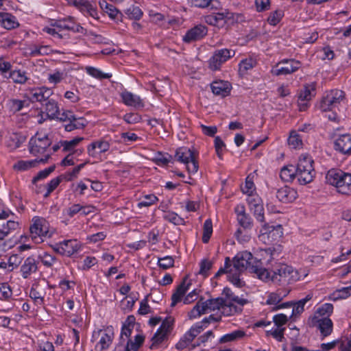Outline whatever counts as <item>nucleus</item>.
Masks as SVG:
<instances>
[{"label": "nucleus", "instance_id": "1", "mask_svg": "<svg viewBox=\"0 0 351 351\" xmlns=\"http://www.w3.org/2000/svg\"><path fill=\"white\" fill-rule=\"evenodd\" d=\"M230 263V270L232 283L237 287H242L245 283L240 278V275L245 270L249 269L251 273H254L258 278L263 280L269 278V273L267 269L262 267L260 261H255L252 254L247 251L238 253Z\"/></svg>", "mask_w": 351, "mask_h": 351}, {"label": "nucleus", "instance_id": "2", "mask_svg": "<svg viewBox=\"0 0 351 351\" xmlns=\"http://www.w3.org/2000/svg\"><path fill=\"white\" fill-rule=\"evenodd\" d=\"M308 276V271L300 269L297 270L286 264H279L274 270L271 280L279 285H288L303 280Z\"/></svg>", "mask_w": 351, "mask_h": 351}, {"label": "nucleus", "instance_id": "3", "mask_svg": "<svg viewBox=\"0 0 351 351\" xmlns=\"http://www.w3.org/2000/svg\"><path fill=\"white\" fill-rule=\"evenodd\" d=\"M222 294L224 295V298H222L225 304L223 306L224 316H234L241 313L243 307L249 303L247 299L236 295L230 288L225 287Z\"/></svg>", "mask_w": 351, "mask_h": 351}, {"label": "nucleus", "instance_id": "4", "mask_svg": "<svg viewBox=\"0 0 351 351\" xmlns=\"http://www.w3.org/2000/svg\"><path fill=\"white\" fill-rule=\"evenodd\" d=\"M29 233L32 240L35 243H41L45 239L52 237L53 231L50 230L49 224L45 218L36 216L33 217Z\"/></svg>", "mask_w": 351, "mask_h": 351}, {"label": "nucleus", "instance_id": "5", "mask_svg": "<svg viewBox=\"0 0 351 351\" xmlns=\"http://www.w3.org/2000/svg\"><path fill=\"white\" fill-rule=\"evenodd\" d=\"M314 161L307 154H302L299 158L297 167L298 181L302 185H305L313 181L315 177L313 167Z\"/></svg>", "mask_w": 351, "mask_h": 351}, {"label": "nucleus", "instance_id": "6", "mask_svg": "<svg viewBox=\"0 0 351 351\" xmlns=\"http://www.w3.org/2000/svg\"><path fill=\"white\" fill-rule=\"evenodd\" d=\"M224 304L222 298L210 299L206 301L200 300L190 311L189 316L190 319H195L203 314L215 310H220L221 314H223V306Z\"/></svg>", "mask_w": 351, "mask_h": 351}, {"label": "nucleus", "instance_id": "7", "mask_svg": "<svg viewBox=\"0 0 351 351\" xmlns=\"http://www.w3.org/2000/svg\"><path fill=\"white\" fill-rule=\"evenodd\" d=\"M326 179L329 184L336 186L341 193H346V189L351 185V173L337 169L329 170Z\"/></svg>", "mask_w": 351, "mask_h": 351}, {"label": "nucleus", "instance_id": "8", "mask_svg": "<svg viewBox=\"0 0 351 351\" xmlns=\"http://www.w3.org/2000/svg\"><path fill=\"white\" fill-rule=\"evenodd\" d=\"M345 99V93L341 90L334 89L325 93L323 96L319 108L322 111L332 110Z\"/></svg>", "mask_w": 351, "mask_h": 351}, {"label": "nucleus", "instance_id": "9", "mask_svg": "<svg viewBox=\"0 0 351 351\" xmlns=\"http://www.w3.org/2000/svg\"><path fill=\"white\" fill-rule=\"evenodd\" d=\"M51 142L45 133L37 132L29 143V152L34 156L43 155Z\"/></svg>", "mask_w": 351, "mask_h": 351}, {"label": "nucleus", "instance_id": "10", "mask_svg": "<svg viewBox=\"0 0 351 351\" xmlns=\"http://www.w3.org/2000/svg\"><path fill=\"white\" fill-rule=\"evenodd\" d=\"M173 324V320L171 319H165L160 327L158 329L156 332L152 337L151 339V344L149 349L156 350L161 348V345L167 338L168 334L170 332Z\"/></svg>", "mask_w": 351, "mask_h": 351}, {"label": "nucleus", "instance_id": "11", "mask_svg": "<svg viewBox=\"0 0 351 351\" xmlns=\"http://www.w3.org/2000/svg\"><path fill=\"white\" fill-rule=\"evenodd\" d=\"M301 66V62L294 59H284L279 62L271 70L273 75H286L298 71Z\"/></svg>", "mask_w": 351, "mask_h": 351}, {"label": "nucleus", "instance_id": "12", "mask_svg": "<svg viewBox=\"0 0 351 351\" xmlns=\"http://www.w3.org/2000/svg\"><path fill=\"white\" fill-rule=\"evenodd\" d=\"M93 338L98 340L95 345L97 350H103L108 349L114 339V328L108 326L104 330H99L93 335Z\"/></svg>", "mask_w": 351, "mask_h": 351}, {"label": "nucleus", "instance_id": "13", "mask_svg": "<svg viewBox=\"0 0 351 351\" xmlns=\"http://www.w3.org/2000/svg\"><path fill=\"white\" fill-rule=\"evenodd\" d=\"M53 94L52 90L47 87L29 88L25 90L24 97L32 102H43L47 100Z\"/></svg>", "mask_w": 351, "mask_h": 351}, {"label": "nucleus", "instance_id": "14", "mask_svg": "<svg viewBox=\"0 0 351 351\" xmlns=\"http://www.w3.org/2000/svg\"><path fill=\"white\" fill-rule=\"evenodd\" d=\"M235 54L234 51L222 49L214 52L212 57L208 60L209 68L213 71L219 70L222 64L226 62Z\"/></svg>", "mask_w": 351, "mask_h": 351}, {"label": "nucleus", "instance_id": "15", "mask_svg": "<svg viewBox=\"0 0 351 351\" xmlns=\"http://www.w3.org/2000/svg\"><path fill=\"white\" fill-rule=\"evenodd\" d=\"M289 291L285 289H278L275 292L270 293L268 295L267 300H266V304L268 305H275L276 306L273 308V310H277L282 308H286L289 306L290 304L288 302L282 303L281 304H278L284 298H285L289 293Z\"/></svg>", "mask_w": 351, "mask_h": 351}, {"label": "nucleus", "instance_id": "16", "mask_svg": "<svg viewBox=\"0 0 351 351\" xmlns=\"http://www.w3.org/2000/svg\"><path fill=\"white\" fill-rule=\"evenodd\" d=\"M232 14L229 12L212 13L205 16V22L210 25L222 27L228 19L232 18Z\"/></svg>", "mask_w": 351, "mask_h": 351}, {"label": "nucleus", "instance_id": "17", "mask_svg": "<svg viewBox=\"0 0 351 351\" xmlns=\"http://www.w3.org/2000/svg\"><path fill=\"white\" fill-rule=\"evenodd\" d=\"M133 320V317H128L122 326L120 340L121 343L125 345V351H130V337L134 327Z\"/></svg>", "mask_w": 351, "mask_h": 351}, {"label": "nucleus", "instance_id": "18", "mask_svg": "<svg viewBox=\"0 0 351 351\" xmlns=\"http://www.w3.org/2000/svg\"><path fill=\"white\" fill-rule=\"evenodd\" d=\"M121 97L123 103L128 106L139 109L143 108L145 106L143 99H141L138 95L133 94L126 90L121 93Z\"/></svg>", "mask_w": 351, "mask_h": 351}, {"label": "nucleus", "instance_id": "19", "mask_svg": "<svg viewBox=\"0 0 351 351\" xmlns=\"http://www.w3.org/2000/svg\"><path fill=\"white\" fill-rule=\"evenodd\" d=\"M281 226H278L276 228L269 226L267 223H264L261 230V234L259 236L261 240H265L267 238L269 242H273L277 240L278 238L281 237L282 232L280 231Z\"/></svg>", "mask_w": 351, "mask_h": 351}, {"label": "nucleus", "instance_id": "20", "mask_svg": "<svg viewBox=\"0 0 351 351\" xmlns=\"http://www.w3.org/2000/svg\"><path fill=\"white\" fill-rule=\"evenodd\" d=\"M49 157V154L44 156V158L40 159L30 160H19L16 162L13 168L15 170L23 171L29 170L33 167H36L40 163H45Z\"/></svg>", "mask_w": 351, "mask_h": 351}, {"label": "nucleus", "instance_id": "21", "mask_svg": "<svg viewBox=\"0 0 351 351\" xmlns=\"http://www.w3.org/2000/svg\"><path fill=\"white\" fill-rule=\"evenodd\" d=\"M276 197L281 202L289 203L296 199L298 193L293 188L285 186L277 191Z\"/></svg>", "mask_w": 351, "mask_h": 351}, {"label": "nucleus", "instance_id": "22", "mask_svg": "<svg viewBox=\"0 0 351 351\" xmlns=\"http://www.w3.org/2000/svg\"><path fill=\"white\" fill-rule=\"evenodd\" d=\"M335 148L339 152L346 154L351 153V135H340L335 142Z\"/></svg>", "mask_w": 351, "mask_h": 351}, {"label": "nucleus", "instance_id": "23", "mask_svg": "<svg viewBox=\"0 0 351 351\" xmlns=\"http://www.w3.org/2000/svg\"><path fill=\"white\" fill-rule=\"evenodd\" d=\"M19 228V223L17 221L9 219L5 223H3L0 225V241L4 240Z\"/></svg>", "mask_w": 351, "mask_h": 351}, {"label": "nucleus", "instance_id": "24", "mask_svg": "<svg viewBox=\"0 0 351 351\" xmlns=\"http://www.w3.org/2000/svg\"><path fill=\"white\" fill-rule=\"evenodd\" d=\"M0 25L6 29H13L19 26L16 18L8 12H0Z\"/></svg>", "mask_w": 351, "mask_h": 351}, {"label": "nucleus", "instance_id": "25", "mask_svg": "<svg viewBox=\"0 0 351 351\" xmlns=\"http://www.w3.org/2000/svg\"><path fill=\"white\" fill-rule=\"evenodd\" d=\"M207 34L206 27L204 25H197L187 32L184 36V40L190 43L203 38Z\"/></svg>", "mask_w": 351, "mask_h": 351}, {"label": "nucleus", "instance_id": "26", "mask_svg": "<svg viewBox=\"0 0 351 351\" xmlns=\"http://www.w3.org/2000/svg\"><path fill=\"white\" fill-rule=\"evenodd\" d=\"M211 89L215 95L224 97L230 94L231 86L227 81H215L211 84Z\"/></svg>", "mask_w": 351, "mask_h": 351}, {"label": "nucleus", "instance_id": "27", "mask_svg": "<svg viewBox=\"0 0 351 351\" xmlns=\"http://www.w3.org/2000/svg\"><path fill=\"white\" fill-rule=\"evenodd\" d=\"M320 330L323 337L330 335L333 330V324L332 320L328 317H322L321 319H313Z\"/></svg>", "mask_w": 351, "mask_h": 351}, {"label": "nucleus", "instance_id": "28", "mask_svg": "<svg viewBox=\"0 0 351 351\" xmlns=\"http://www.w3.org/2000/svg\"><path fill=\"white\" fill-rule=\"evenodd\" d=\"M62 249L60 250V254L66 256H71L76 253L80 245L77 240H66L62 242Z\"/></svg>", "mask_w": 351, "mask_h": 351}, {"label": "nucleus", "instance_id": "29", "mask_svg": "<svg viewBox=\"0 0 351 351\" xmlns=\"http://www.w3.org/2000/svg\"><path fill=\"white\" fill-rule=\"evenodd\" d=\"M37 268L36 260L32 256L27 258L21 267L23 278H27L32 274L36 271Z\"/></svg>", "mask_w": 351, "mask_h": 351}, {"label": "nucleus", "instance_id": "30", "mask_svg": "<svg viewBox=\"0 0 351 351\" xmlns=\"http://www.w3.org/2000/svg\"><path fill=\"white\" fill-rule=\"evenodd\" d=\"M99 149V153H104L110 149V144L108 141L100 140L93 142L87 147V152L89 156L95 157L97 155L96 149Z\"/></svg>", "mask_w": 351, "mask_h": 351}, {"label": "nucleus", "instance_id": "31", "mask_svg": "<svg viewBox=\"0 0 351 351\" xmlns=\"http://www.w3.org/2000/svg\"><path fill=\"white\" fill-rule=\"evenodd\" d=\"M187 279L185 278L182 283L178 287L175 293H173L171 296V306H176V304L181 301L183 295L189 289V287L190 286V283L187 282Z\"/></svg>", "mask_w": 351, "mask_h": 351}, {"label": "nucleus", "instance_id": "32", "mask_svg": "<svg viewBox=\"0 0 351 351\" xmlns=\"http://www.w3.org/2000/svg\"><path fill=\"white\" fill-rule=\"evenodd\" d=\"M177 160L184 163H190V161L195 157L194 152L187 147H180L176 150V156Z\"/></svg>", "mask_w": 351, "mask_h": 351}, {"label": "nucleus", "instance_id": "33", "mask_svg": "<svg viewBox=\"0 0 351 351\" xmlns=\"http://www.w3.org/2000/svg\"><path fill=\"white\" fill-rule=\"evenodd\" d=\"M317 84L311 82L304 85L303 89L301 90L298 98L302 101H310L315 96Z\"/></svg>", "mask_w": 351, "mask_h": 351}, {"label": "nucleus", "instance_id": "34", "mask_svg": "<svg viewBox=\"0 0 351 351\" xmlns=\"http://www.w3.org/2000/svg\"><path fill=\"white\" fill-rule=\"evenodd\" d=\"M280 178L285 182H292L295 178H298V172L295 167L288 165L282 168L280 173Z\"/></svg>", "mask_w": 351, "mask_h": 351}, {"label": "nucleus", "instance_id": "35", "mask_svg": "<svg viewBox=\"0 0 351 351\" xmlns=\"http://www.w3.org/2000/svg\"><path fill=\"white\" fill-rule=\"evenodd\" d=\"M38 260L47 268H52L57 263L56 256L47 252H40L38 256Z\"/></svg>", "mask_w": 351, "mask_h": 351}, {"label": "nucleus", "instance_id": "36", "mask_svg": "<svg viewBox=\"0 0 351 351\" xmlns=\"http://www.w3.org/2000/svg\"><path fill=\"white\" fill-rule=\"evenodd\" d=\"M333 312V305L326 303L317 308L313 319H321L320 317H328Z\"/></svg>", "mask_w": 351, "mask_h": 351}, {"label": "nucleus", "instance_id": "37", "mask_svg": "<svg viewBox=\"0 0 351 351\" xmlns=\"http://www.w3.org/2000/svg\"><path fill=\"white\" fill-rule=\"evenodd\" d=\"M237 221L243 229L251 230L252 228V221L251 217L245 213V208H241V211L237 215Z\"/></svg>", "mask_w": 351, "mask_h": 351}, {"label": "nucleus", "instance_id": "38", "mask_svg": "<svg viewBox=\"0 0 351 351\" xmlns=\"http://www.w3.org/2000/svg\"><path fill=\"white\" fill-rule=\"evenodd\" d=\"M99 4L101 10L110 18L115 19L117 16L119 10L112 4L108 3L106 0L100 1Z\"/></svg>", "mask_w": 351, "mask_h": 351}, {"label": "nucleus", "instance_id": "39", "mask_svg": "<svg viewBox=\"0 0 351 351\" xmlns=\"http://www.w3.org/2000/svg\"><path fill=\"white\" fill-rule=\"evenodd\" d=\"M245 336V332L241 330H234L230 333L226 334L221 337V343H226L233 341H237L242 339Z\"/></svg>", "mask_w": 351, "mask_h": 351}, {"label": "nucleus", "instance_id": "40", "mask_svg": "<svg viewBox=\"0 0 351 351\" xmlns=\"http://www.w3.org/2000/svg\"><path fill=\"white\" fill-rule=\"evenodd\" d=\"M83 140V137H75L71 141H62L60 142V144L64 152H71L74 150L77 145Z\"/></svg>", "mask_w": 351, "mask_h": 351}, {"label": "nucleus", "instance_id": "41", "mask_svg": "<svg viewBox=\"0 0 351 351\" xmlns=\"http://www.w3.org/2000/svg\"><path fill=\"white\" fill-rule=\"evenodd\" d=\"M45 106L46 112L49 117H58V114H60V110L58 103L56 101L53 99L48 100Z\"/></svg>", "mask_w": 351, "mask_h": 351}, {"label": "nucleus", "instance_id": "42", "mask_svg": "<svg viewBox=\"0 0 351 351\" xmlns=\"http://www.w3.org/2000/svg\"><path fill=\"white\" fill-rule=\"evenodd\" d=\"M288 144L293 149H299L302 147V137L296 131H292L288 138Z\"/></svg>", "mask_w": 351, "mask_h": 351}, {"label": "nucleus", "instance_id": "43", "mask_svg": "<svg viewBox=\"0 0 351 351\" xmlns=\"http://www.w3.org/2000/svg\"><path fill=\"white\" fill-rule=\"evenodd\" d=\"M10 77L14 83L23 84L28 80L26 72L21 70H14L10 73Z\"/></svg>", "mask_w": 351, "mask_h": 351}, {"label": "nucleus", "instance_id": "44", "mask_svg": "<svg viewBox=\"0 0 351 351\" xmlns=\"http://www.w3.org/2000/svg\"><path fill=\"white\" fill-rule=\"evenodd\" d=\"M337 341V348L340 351H351V335H345Z\"/></svg>", "mask_w": 351, "mask_h": 351}, {"label": "nucleus", "instance_id": "45", "mask_svg": "<svg viewBox=\"0 0 351 351\" xmlns=\"http://www.w3.org/2000/svg\"><path fill=\"white\" fill-rule=\"evenodd\" d=\"M203 330V326L197 323L191 328V329L184 335V338L188 341H192Z\"/></svg>", "mask_w": 351, "mask_h": 351}, {"label": "nucleus", "instance_id": "46", "mask_svg": "<svg viewBox=\"0 0 351 351\" xmlns=\"http://www.w3.org/2000/svg\"><path fill=\"white\" fill-rule=\"evenodd\" d=\"M213 233V223L210 219H206L204 223L202 241L204 243L208 242Z\"/></svg>", "mask_w": 351, "mask_h": 351}, {"label": "nucleus", "instance_id": "47", "mask_svg": "<svg viewBox=\"0 0 351 351\" xmlns=\"http://www.w3.org/2000/svg\"><path fill=\"white\" fill-rule=\"evenodd\" d=\"M158 197L154 194L147 195L138 203V207H148L158 202Z\"/></svg>", "mask_w": 351, "mask_h": 351}, {"label": "nucleus", "instance_id": "48", "mask_svg": "<svg viewBox=\"0 0 351 351\" xmlns=\"http://www.w3.org/2000/svg\"><path fill=\"white\" fill-rule=\"evenodd\" d=\"M125 14L130 19L139 20L143 13L138 6L132 5L126 10Z\"/></svg>", "mask_w": 351, "mask_h": 351}, {"label": "nucleus", "instance_id": "49", "mask_svg": "<svg viewBox=\"0 0 351 351\" xmlns=\"http://www.w3.org/2000/svg\"><path fill=\"white\" fill-rule=\"evenodd\" d=\"M163 218L165 220L175 225H181L183 224L184 222V219L182 217H180L176 213L173 212L165 213L163 215Z\"/></svg>", "mask_w": 351, "mask_h": 351}, {"label": "nucleus", "instance_id": "50", "mask_svg": "<svg viewBox=\"0 0 351 351\" xmlns=\"http://www.w3.org/2000/svg\"><path fill=\"white\" fill-rule=\"evenodd\" d=\"M283 16L284 12L281 10H277L269 14L267 22L271 25H276L281 21Z\"/></svg>", "mask_w": 351, "mask_h": 351}, {"label": "nucleus", "instance_id": "51", "mask_svg": "<svg viewBox=\"0 0 351 351\" xmlns=\"http://www.w3.org/2000/svg\"><path fill=\"white\" fill-rule=\"evenodd\" d=\"M213 267V262L209 259H203L199 263V274L206 277L209 274V271Z\"/></svg>", "mask_w": 351, "mask_h": 351}, {"label": "nucleus", "instance_id": "52", "mask_svg": "<svg viewBox=\"0 0 351 351\" xmlns=\"http://www.w3.org/2000/svg\"><path fill=\"white\" fill-rule=\"evenodd\" d=\"M351 295V285L347 287H343L333 293L332 300H336L339 299H346Z\"/></svg>", "mask_w": 351, "mask_h": 351}, {"label": "nucleus", "instance_id": "53", "mask_svg": "<svg viewBox=\"0 0 351 351\" xmlns=\"http://www.w3.org/2000/svg\"><path fill=\"white\" fill-rule=\"evenodd\" d=\"M249 230V229H243V228H238L234 234L237 239L241 243L247 242L251 238Z\"/></svg>", "mask_w": 351, "mask_h": 351}, {"label": "nucleus", "instance_id": "54", "mask_svg": "<svg viewBox=\"0 0 351 351\" xmlns=\"http://www.w3.org/2000/svg\"><path fill=\"white\" fill-rule=\"evenodd\" d=\"M145 337L141 334H138L134 337V339H130V351L138 350L144 342Z\"/></svg>", "mask_w": 351, "mask_h": 351}, {"label": "nucleus", "instance_id": "55", "mask_svg": "<svg viewBox=\"0 0 351 351\" xmlns=\"http://www.w3.org/2000/svg\"><path fill=\"white\" fill-rule=\"evenodd\" d=\"M255 185L252 181V179L248 176L246 178L245 185L241 186V190L243 193L250 195L255 193Z\"/></svg>", "mask_w": 351, "mask_h": 351}, {"label": "nucleus", "instance_id": "56", "mask_svg": "<svg viewBox=\"0 0 351 351\" xmlns=\"http://www.w3.org/2000/svg\"><path fill=\"white\" fill-rule=\"evenodd\" d=\"M29 296L38 304H41L43 302L44 296L40 291L39 287L38 285L32 287L29 292Z\"/></svg>", "mask_w": 351, "mask_h": 351}, {"label": "nucleus", "instance_id": "57", "mask_svg": "<svg viewBox=\"0 0 351 351\" xmlns=\"http://www.w3.org/2000/svg\"><path fill=\"white\" fill-rule=\"evenodd\" d=\"M62 178L60 177H57L56 178L52 179L47 184L44 185L43 187L47 189L46 193L44 195L45 197H48L49 194L58 187L60 184Z\"/></svg>", "mask_w": 351, "mask_h": 351}, {"label": "nucleus", "instance_id": "58", "mask_svg": "<svg viewBox=\"0 0 351 351\" xmlns=\"http://www.w3.org/2000/svg\"><path fill=\"white\" fill-rule=\"evenodd\" d=\"M21 258L18 254L11 255L8 260V269L12 271L14 268H16L21 263Z\"/></svg>", "mask_w": 351, "mask_h": 351}, {"label": "nucleus", "instance_id": "59", "mask_svg": "<svg viewBox=\"0 0 351 351\" xmlns=\"http://www.w3.org/2000/svg\"><path fill=\"white\" fill-rule=\"evenodd\" d=\"M158 264L160 267L167 269L173 266L174 259L172 256H167L165 257L158 258Z\"/></svg>", "mask_w": 351, "mask_h": 351}, {"label": "nucleus", "instance_id": "60", "mask_svg": "<svg viewBox=\"0 0 351 351\" xmlns=\"http://www.w3.org/2000/svg\"><path fill=\"white\" fill-rule=\"evenodd\" d=\"M254 65L255 61L253 59L243 60L239 64V71L244 73L248 70L252 69Z\"/></svg>", "mask_w": 351, "mask_h": 351}, {"label": "nucleus", "instance_id": "61", "mask_svg": "<svg viewBox=\"0 0 351 351\" xmlns=\"http://www.w3.org/2000/svg\"><path fill=\"white\" fill-rule=\"evenodd\" d=\"M123 120L129 124H134L141 121V116L136 112H130L124 115Z\"/></svg>", "mask_w": 351, "mask_h": 351}, {"label": "nucleus", "instance_id": "62", "mask_svg": "<svg viewBox=\"0 0 351 351\" xmlns=\"http://www.w3.org/2000/svg\"><path fill=\"white\" fill-rule=\"evenodd\" d=\"M0 293L3 300H9L12 295L10 287L5 282L0 284Z\"/></svg>", "mask_w": 351, "mask_h": 351}, {"label": "nucleus", "instance_id": "63", "mask_svg": "<svg viewBox=\"0 0 351 351\" xmlns=\"http://www.w3.org/2000/svg\"><path fill=\"white\" fill-rule=\"evenodd\" d=\"M247 196H248V197L247 199V202L251 210H252L256 206L263 205L262 200L257 194L254 193V194L250 195Z\"/></svg>", "mask_w": 351, "mask_h": 351}, {"label": "nucleus", "instance_id": "64", "mask_svg": "<svg viewBox=\"0 0 351 351\" xmlns=\"http://www.w3.org/2000/svg\"><path fill=\"white\" fill-rule=\"evenodd\" d=\"M9 104L11 110L16 112L22 110L25 106V101L12 99L9 101Z\"/></svg>", "mask_w": 351, "mask_h": 351}]
</instances>
